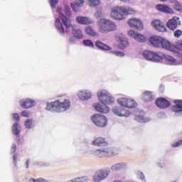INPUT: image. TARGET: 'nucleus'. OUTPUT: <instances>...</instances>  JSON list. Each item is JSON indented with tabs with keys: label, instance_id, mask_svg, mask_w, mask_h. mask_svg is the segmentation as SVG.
Here are the masks:
<instances>
[{
	"label": "nucleus",
	"instance_id": "obj_10",
	"mask_svg": "<svg viewBox=\"0 0 182 182\" xmlns=\"http://www.w3.org/2000/svg\"><path fill=\"white\" fill-rule=\"evenodd\" d=\"M109 176V171L107 169H100L95 172V175L93 176V181L94 182H99L102 181V180H105Z\"/></svg>",
	"mask_w": 182,
	"mask_h": 182
},
{
	"label": "nucleus",
	"instance_id": "obj_50",
	"mask_svg": "<svg viewBox=\"0 0 182 182\" xmlns=\"http://www.w3.org/2000/svg\"><path fill=\"white\" fill-rule=\"evenodd\" d=\"M95 16H97V18H100V16H102V11H97L95 14Z\"/></svg>",
	"mask_w": 182,
	"mask_h": 182
},
{
	"label": "nucleus",
	"instance_id": "obj_3",
	"mask_svg": "<svg viewBox=\"0 0 182 182\" xmlns=\"http://www.w3.org/2000/svg\"><path fill=\"white\" fill-rule=\"evenodd\" d=\"M60 18L62 20L63 24L60 21V19L57 18L55 19V23L56 29L58 30L59 33H60V35H63L65 32H66V33H69V32H70V28H72L75 26H72V21L65 15L60 14ZM63 25L64 26H65V28H63Z\"/></svg>",
	"mask_w": 182,
	"mask_h": 182
},
{
	"label": "nucleus",
	"instance_id": "obj_14",
	"mask_svg": "<svg viewBox=\"0 0 182 182\" xmlns=\"http://www.w3.org/2000/svg\"><path fill=\"white\" fill-rule=\"evenodd\" d=\"M130 28H134V29H138V31H141L143 29L144 26L141 19L136 18H132L128 20L127 22Z\"/></svg>",
	"mask_w": 182,
	"mask_h": 182
},
{
	"label": "nucleus",
	"instance_id": "obj_19",
	"mask_svg": "<svg viewBox=\"0 0 182 182\" xmlns=\"http://www.w3.org/2000/svg\"><path fill=\"white\" fill-rule=\"evenodd\" d=\"M163 38L159 36H152L149 37V42L155 48H160L161 46V41Z\"/></svg>",
	"mask_w": 182,
	"mask_h": 182
},
{
	"label": "nucleus",
	"instance_id": "obj_8",
	"mask_svg": "<svg viewBox=\"0 0 182 182\" xmlns=\"http://www.w3.org/2000/svg\"><path fill=\"white\" fill-rule=\"evenodd\" d=\"M116 151H117V149L109 147H107L105 149H97L94 152V156H96L97 157H107L109 156H112V154H117Z\"/></svg>",
	"mask_w": 182,
	"mask_h": 182
},
{
	"label": "nucleus",
	"instance_id": "obj_41",
	"mask_svg": "<svg viewBox=\"0 0 182 182\" xmlns=\"http://www.w3.org/2000/svg\"><path fill=\"white\" fill-rule=\"evenodd\" d=\"M65 14L67 16H70V15H72V13L70 11V7H69L68 6H65Z\"/></svg>",
	"mask_w": 182,
	"mask_h": 182
},
{
	"label": "nucleus",
	"instance_id": "obj_46",
	"mask_svg": "<svg viewBox=\"0 0 182 182\" xmlns=\"http://www.w3.org/2000/svg\"><path fill=\"white\" fill-rule=\"evenodd\" d=\"M14 119L16 122H19V114H14Z\"/></svg>",
	"mask_w": 182,
	"mask_h": 182
},
{
	"label": "nucleus",
	"instance_id": "obj_29",
	"mask_svg": "<svg viewBox=\"0 0 182 182\" xmlns=\"http://www.w3.org/2000/svg\"><path fill=\"white\" fill-rule=\"evenodd\" d=\"M78 97H80L81 100H89V99L92 97V93L87 91H80L78 93Z\"/></svg>",
	"mask_w": 182,
	"mask_h": 182
},
{
	"label": "nucleus",
	"instance_id": "obj_23",
	"mask_svg": "<svg viewBox=\"0 0 182 182\" xmlns=\"http://www.w3.org/2000/svg\"><path fill=\"white\" fill-rule=\"evenodd\" d=\"M75 21L80 25H91V23H93V21H92V19L82 16H77Z\"/></svg>",
	"mask_w": 182,
	"mask_h": 182
},
{
	"label": "nucleus",
	"instance_id": "obj_39",
	"mask_svg": "<svg viewBox=\"0 0 182 182\" xmlns=\"http://www.w3.org/2000/svg\"><path fill=\"white\" fill-rule=\"evenodd\" d=\"M112 55H115V56H118L119 58H123L124 56V53L122 51H111Z\"/></svg>",
	"mask_w": 182,
	"mask_h": 182
},
{
	"label": "nucleus",
	"instance_id": "obj_21",
	"mask_svg": "<svg viewBox=\"0 0 182 182\" xmlns=\"http://www.w3.org/2000/svg\"><path fill=\"white\" fill-rule=\"evenodd\" d=\"M173 105L171 108L173 113H178V114H182V100H173Z\"/></svg>",
	"mask_w": 182,
	"mask_h": 182
},
{
	"label": "nucleus",
	"instance_id": "obj_16",
	"mask_svg": "<svg viewBox=\"0 0 182 182\" xmlns=\"http://www.w3.org/2000/svg\"><path fill=\"white\" fill-rule=\"evenodd\" d=\"M128 36L135 39V41H137V42H140L141 43H144V42H146V37H144V36L139 33H136V31L133 30H129L128 31Z\"/></svg>",
	"mask_w": 182,
	"mask_h": 182
},
{
	"label": "nucleus",
	"instance_id": "obj_25",
	"mask_svg": "<svg viewBox=\"0 0 182 182\" xmlns=\"http://www.w3.org/2000/svg\"><path fill=\"white\" fill-rule=\"evenodd\" d=\"M124 10V18L126 19L127 18L128 15H136L137 13V11H136V9L131 7V6H123Z\"/></svg>",
	"mask_w": 182,
	"mask_h": 182
},
{
	"label": "nucleus",
	"instance_id": "obj_7",
	"mask_svg": "<svg viewBox=\"0 0 182 182\" xmlns=\"http://www.w3.org/2000/svg\"><path fill=\"white\" fill-rule=\"evenodd\" d=\"M91 120L97 127H106L107 126V118L100 114H95L92 115Z\"/></svg>",
	"mask_w": 182,
	"mask_h": 182
},
{
	"label": "nucleus",
	"instance_id": "obj_44",
	"mask_svg": "<svg viewBox=\"0 0 182 182\" xmlns=\"http://www.w3.org/2000/svg\"><path fill=\"white\" fill-rule=\"evenodd\" d=\"M21 116H23V117H29L31 116V112L26 110H24L21 112Z\"/></svg>",
	"mask_w": 182,
	"mask_h": 182
},
{
	"label": "nucleus",
	"instance_id": "obj_27",
	"mask_svg": "<svg viewBox=\"0 0 182 182\" xmlns=\"http://www.w3.org/2000/svg\"><path fill=\"white\" fill-rule=\"evenodd\" d=\"M95 46L101 50H112V47L103 43L100 41H97L95 42Z\"/></svg>",
	"mask_w": 182,
	"mask_h": 182
},
{
	"label": "nucleus",
	"instance_id": "obj_43",
	"mask_svg": "<svg viewBox=\"0 0 182 182\" xmlns=\"http://www.w3.org/2000/svg\"><path fill=\"white\" fill-rule=\"evenodd\" d=\"M173 35H174L175 38H180V36H181V35H182V31L178 29L174 31Z\"/></svg>",
	"mask_w": 182,
	"mask_h": 182
},
{
	"label": "nucleus",
	"instance_id": "obj_15",
	"mask_svg": "<svg viewBox=\"0 0 182 182\" xmlns=\"http://www.w3.org/2000/svg\"><path fill=\"white\" fill-rule=\"evenodd\" d=\"M112 112L115 116H119V117H129L130 116V112L120 107H114Z\"/></svg>",
	"mask_w": 182,
	"mask_h": 182
},
{
	"label": "nucleus",
	"instance_id": "obj_1",
	"mask_svg": "<svg viewBox=\"0 0 182 182\" xmlns=\"http://www.w3.org/2000/svg\"><path fill=\"white\" fill-rule=\"evenodd\" d=\"M97 95L99 100L104 105H101L99 103H95L93 104V107L97 110V112H99V113H109V112H110V109L109 107L106 106V105H112V103H114V98L112 97L107 90L99 91Z\"/></svg>",
	"mask_w": 182,
	"mask_h": 182
},
{
	"label": "nucleus",
	"instance_id": "obj_37",
	"mask_svg": "<svg viewBox=\"0 0 182 182\" xmlns=\"http://www.w3.org/2000/svg\"><path fill=\"white\" fill-rule=\"evenodd\" d=\"M26 129H32L33 127V121L32 119H27L25 122Z\"/></svg>",
	"mask_w": 182,
	"mask_h": 182
},
{
	"label": "nucleus",
	"instance_id": "obj_40",
	"mask_svg": "<svg viewBox=\"0 0 182 182\" xmlns=\"http://www.w3.org/2000/svg\"><path fill=\"white\" fill-rule=\"evenodd\" d=\"M167 62H169V63H171V65H174V63H176V60L174 58L170 56V55H168L166 58Z\"/></svg>",
	"mask_w": 182,
	"mask_h": 182
},
{
	"label": "nucleus",
	"instance_id": "obj_33",
	"mask_svg": "<svg viewBox=\"0 0 182 182\" xmlns=\"http://www.w3.org/2000/svg\"><path fill=\"white\" fill-rule=\"evenodd\" d=\"M82 43L85 46H87L88 48H95V44L93 43V41L91 40H84L82 41Z\"/></svg>",
	"mask_w": 182,
	"mask_h": 182
},
{
	"label": "nucleus",
	"instance_id": "obj_45",
	"mask_svg": "<svg viewBox=\"0 0 182 182\" xmlns=\"http://www.w3.org/2000/svg\"><path fill=\"white\" fill-rule=\"evenodd\" d=\"M176 52L177 50H182V41L176 43Z\"/></svg>",
	"mask_w": 182,
	"mask_h": 182
},
{
	"label": "nucleus",
	"instance_id": "obj_20",
	"mask_svg": "<svg viewBox=\"0 0 182 182\" xmlns=\"http://www.w3.org/2000/svg\"><path fill=\"white\" fill-rule=\"evenodd\" d=\"M156 9L159 12H162L163 14H174V11L168 6L165 4H157L156 6Z\"/></svg>",
	"mask_w": 182,
	"mask_h": 182
},
{
	"label": "nucleus",
	"instance_id": "obj_30",
	"mask_svg": "<svg viewBox=\"0 0 182 182\" xmlns=\"http://www.w3.org/2000/svg\"><path fill=\"white\" fill-rule=\"evenodd\" d=\"M123 168H126V164L123 163L116 164L111 166L112 171H119V170H123Z\"/></svg>",
	"mask_w": 182,
	"mask_h": 182
},
{
	"label": "nucleus",
	"instance_id": "obj_42",
	"mask_svg": "<svg viewBox=\"0 0 182 182\" xmlns=\"http://www.w3.org/2000/svg\"><path fill=\"white\" fill-rule=\"evenodd\" d=\"M58 2H59V0H50V5L51 8H56V5H58Z\"/></svg>",
	"mask_w": 182,
	"mask_h": 182
},
{
	"label": "nucleus",
	"instance_id": "obj_32",
	"mask_svg": "<svg viewBox=\"0 0 182 182\" xmlns=\"http://www.w3.org/2000/svg\"><path fill=\"white\" fill-rule=\"evenodd\" d=\"M90 2V6L91 8H96L99 6L101 4L100 0H88Z\"/></svg>",
	"mask_w": 182,
	"mask_h": 182
},
{
	"label": "nucleus",
	"instance_id": "obj_51",
	"mask_svg": "<svg viewBox=\"0 0 182 182\" xmlns=\"http://www.w3.org/2000/svg\"><path fill=\"white\" fill-rule=\"evenodd\" d=\"M73 42H75V37H70L69 38V43H73Z\"/></svg>",
	"mask_w": 182,
	"mask_h": 182
},
{
	"label": "nucleus",
	"instance_id": "obj_36",
	"mask_svg": "<svg viewBox=\"0 0 182 182\" xmlns=\"http://www.w3.org/2000/svg\"><path fill=\"white\" fill-rule=\"evenodd\" d=\"M18 126L19 125L18 124V123H15L12 127L13 134H14L15 136H18V134H19L20 133V131L18 129Z\"/></svg>",
	"mask_w": 182,
	"mask_h": 182
},
{
	"label": "nucleus",
	"instance_id": "obj_11",
	"mask_svg": "<svg viewBox=\"0 0 182 182\" xmlns=\"http://www.w3.org/2000/svg\"><path fill=\"white\" fill-rule=\"evenodd\" d=\"M151 26L155 31H157L158 32H166L167 28H166V26L164 25V23L163 21L159 20V19H154L151 22Z\"/></svg>",
	"mask_w": 182,
	"mask_h": 182
},
{
	"label": "nucleus",
	"instance_id": "obj_24",
	"mask_svg": "<svg viewBox=\"0 0 182 182\" xmlns=\"http://www.w3.org/2000/svg\"><path fill=\"white\" fill-rule=\"evenodd\" d=\"M142 100L146 102H153L154 100V95L151 91H145L141 95Z\"/></svg>",
	"mask_w": 182,
	"mask_h": 182
},
{
	"label": "nucleus",
	"instance_id": "obj_54",
	"mask_svg": "<svg viewBox=\"0 0 182 182\" xmlns=\"http://www.w3.org/2000/svg\"><path fill=\"white\" fill-rule=\"evenodd\" d=\"M29 181H30V182H37V181H36V179H35V178H30Z\"/></svg>",
	"mask_w": 182,
	"mask_h": 182
},
{
	"label": "nucleus",
	"instance_id": "obj_53",
	"mask_svg": "<svg viewBox=\"0 0 182 182\" xmlns=\"http://www.w3.org/2000/svg\"><path fill=\"white\" fill-rule=\"evenodd\" d=\"M29 159H28L26 162V168H29Z\"/></svg>",
	"mask_w": 182,
	"mask_h": 182
},
{
	"label": "nucleus",
	"instance_id": "obj_26",
	"mask_svg": "<svg viewBox=\"0 0 182 182\" xmlns=\"http://www.w3.org/2000/svg\"><path fill=\"white\" fill-rule=\"evenodd\" d=\"M72 33L74 36V38H77V39H82L83 38V34L82 33V30L80 28H77L76 26H73L72 28Z\"/></svg>",
	"mask_w": 182,
	"mask_h": 182
},
{
	"label": "nucleus",
	"instance_id": "obj_6",
	"mask_svg": "<svg viewBox=\"0 0 182 182\" xmlns=\"http://www.w3.org/2000/svg\"><path fill=\"white\" fill-rule=\"evenodd\" d=\"M110 16L115 21H123L124 19V12L123 6H116L111 9Z\"/></svg>",
	"mask_w": 182,
	"mask_h": 182
},
{
	"label": "nucleus",
	"instance_id": "obj_55",
	"mask_svg": "<svg viewBox=\"0 0 182 182\" xmlns=\"http://www.w3.org/2000/svg\"><path fill=\"white\" fill-rule=\"evenodd\" d=\"M121 2H129L130 0H119Z\"/></svg>",
	"mask_w": 182,
	"mask_h": 182
},
{
	"label": "nucleus",
	"instance_id": "obj_35",
	"mask_svg": "<svg viewBox=\"0 0 182 182\" xmlns=\"http://www.w3.org/2000/svg\"><path fill=\"white\" fill-rule=\"evenodd\" d=\"M135 114V120H136V122H139L140 123L144 122V119L142 117L141 113L140 112H136Z\"/></svg>",
	"mask_w": 182,
	"mask_h": 182
},
{
	"label": "nucleus",
	"instance_id": "obj_56",
	"mask_svg": "<svg viewBox=\"0 0 182 182\" xmlns=\"http://www.w3.org/2000/svg\"><path fill=\"white\" fill-rule=\"evenodd\" d=\"M140 176H141V179L143 180V178H144V175H143V173H141Z\"/></svg>",
	"mask_w": 182,
	"mask_h": 182
},
{
	"label": "nucleus",
	"instance_id": "obj_38",
	"mask_svg": "<svg viewBox=\"0 0 182 182\" xmlns=\"http://www.w3.org/2000/svg\"><path fill=\"white\" fill-rule=\"evenodd\" d=\"M174 9L175 11H177L178 12L182 13V5L178 1H176L174 5Z\"/></svg>",
	"mask_w": 182,
	"mask_h": 182
},
{
	"label": "nucleus",
	"instance_id": "obj_28",
	"mask_svg": "<svg viewBox=\"0 0 182 182\" xmlns=\"http://www.w3.org/2000/svg\"><path fill=\"white\" fill-rule=\"evenodd\" d=\"M80 3H77L76 1L71 3V7L73 10L75 12L79 11V9L83 6V4H85V0H79Z\"/></svg>",
	"mask_w": 182,
	"mask_h": 182
},
{
	"label": "nucleus",
	"instance_id": "obj_48",
	"mask_svg": "<svg viewBox=\"0 0 182 182\" xmlns=\"http://www.w3.org/2000/svg\"><path fill=\"white\" fill-rule=\"evenodd\" d=\"M17 159H18V156H16V154H14L13 156V160H14V163L15 166H16V160H17Z\"/></svg>",
	"mask_w": 182,
	"mask_h": 182
},
{
	"label": "nucleus",
	"instance_id": "obj_4",
	"mask_svg": "<svg viewBox=\"0 0 182 182\" xmlns=\"http://www.w3.org/2000/svg\"><path fill=\"white\" fill-rule=\"evenodd\" d=\"M99 31L102 33H105L106 32H113L117 29V26L116 24L109 20V19H102L99 22Z\"/></svg>",
	"mask_w": 182,
	"mask_h": 182
},
{
	"label": "nucleus",
	"instance_id": "obj_22",
	"mask_svg": "<svg viewBox=\"0 0 182 182\" xmlns=\"http://www.w3.org/2000/svg\"><path fill=\"white\" fill-rule=\"evenodd\" d=\"M93 146H97V147H107L109 146V143L106 141V139L99 136L97 137L92 142Z\"/></svg>",
	"mask_w": 182,
	"mask_h": 182
},
{
	"label": "nucleus",
	"instance_id": "obj_52",
	"mask_svg": "<svg viewBox=\"0 0 182 182\" xmlns=\"http://www.w3.org/2000/svg\"><path fill=\"white\" fill-rule=\"evenodd\" d=\"M37 182H45V179L43 178H37L36 179Z\"/></svg>",
	"mask_w": 182,
	"mask_h": 182
},
{
	"label": "nucleus",
	"instance_id": "obj_49",
	"mask_svg": "<svg viewBox=\"0 0 182 182\" xmlns=\"http://www.w3.org/2000/svg\"><path fill=\"white\" fill-rule=\"evenodd\" d=\"M57 12L59 13V16L60 14L63 15V14H62V8H60V7L57 8Z\"/></svg>",
	"mask_w": 182,
	"mask_h": 182
},
{
	"label": "nucleus",
	"instance_id": "obj_17",
	"mask_svg": "<svg viewBox=\"0 0 182 182\" xmlns=\"http://www.w3.org/2000/svg\"><path fill=\"white\" fill-rule=\"evenodd\" d=\"M36 105L35 100L30 98H25L20 101V106L23 109H31V107H33Z\"/></svg>",
	"mask_w": 182,
	"mask_h": 182
},
{
	"label": "nucleus",
	"instance_id": "obj_9",
	"mask_svg": "<svg viewBox=\"0 0 182 182\" xmlns=\"http://www.w3.org/2000/svg\"><path fill=\"white\" fill-rule=\"evenodd\" d=\"M117 102L120 106L127 107L128 109H134V107L137 106L136 101L130 98L121 97L117 100Z\"/></svg>",
	"mask_w": 182,
	"mask_h": 182
},
{
	"label": "nucleus",
	"instance_id": "obj_57",
	"mask_svg": "<svg viewBox=\"0 0 182 182\" xmlns=\"http://www.w3.org/2000/svg\"><path fill=\"white\" fill-rule=\"evenodd\" d=\"M161 2H166L168 0H159Z\"/></svg>",
	"mask_w": 182,
	"mask_h": 182
},
{
	"label": "nucleus",
	"instance_id": "obj_47",
	"mask_svg": "<svg viewBox=\"0 0 182 182\" xmlns=\"http://www.w3.org/2000/svg\"><path fill=\"white\" fill-rule=\"evenodd\" d=\"M11 151H12V153H15L16 151V144L12 145Z\"/></svg>",
	"mask_w": 182,
	"mask_h": 182
},
{
	"label": "nucleus",
	"instance_id": "obj_13",
	"mask_svg": "<svg viewBox=\"0 0 182 182\" xmlns=\"http://www.w3.org/2000/svg\"><path fill=\"white\" fill-rule=\"evenodd\" d=\"M180 25H181V21H180V18L177 16H173L166 23L167 28L171 31H176V28H178Z\"/></svg>",
	"mask_w": 182,
	"mask_h": 182
},
{
	"label": "nucleus",
	"instance_id": "obj_34",
	"mask_svg": "<svg viewBox=\"0 0 182 182\" xmlns=\"http://www.w3.org/2000/svg\"><path fill=\"white\" fill-rule=\"evenodd\" d=\"M129 46V41L127 40H121L119 43V49H126Z\"/></svg>",
	"mask_w": 182,
	"mask_h": 182
},
{
	"label": "nucleus",
	"instance_id": "obj_2",
	"mask_svg": "<svg viewBox=\"0 0 182 182\" xmlns=\"http://www.w3.org/2000/svg\"><path fill=\"white\" fill-rule=\"evenodd\" d=\"M70 109V101L68 99L60 98L52 102L47 103L46 110L62 113Z\"/></svg>",
	"mask_w": 182,
	"mask_h": 182
},
{
	"label": "nucleus",
	"instance_id": "obj_5",
	"mask_svg": "<svg viewBox=\"0 0 182 182\" xmlns=\"http://www.w3.org/2000/svg\"><path fill=\"white\" fill-rule=\"evenodd\" d=\"M142 56H144V59L146 60L156 63H161L163 62V59L166 58V55L162 53H154L151 50H145Z\"/></svg>",
	"mask_w": 182,
	"mask_h": 182
},
{
	"label": "nucleus",
	"instance_id": "obj_18",
	"mask_svg": "<svg viewBox=\"0 0 182 182\" xmlns=\"http://www.w3.org/2000/svg\"><path fill=\"white\" fill-rule=\"evenodd\" d=\"M156 105L159 109H168L171 106V104L168 100L164 97H159L156 100Z\"/></svg>",
	"mask_w": 182,
	"mask_h": 182
},
{
	"label": "nucleus",
	"instance_id": "obj_31",
	"mask_svg": "<svg viewBox=\"0 0 182 182\" xmlns=\"http://www.w3.org/2000/svg\"><path fill=\"white\" fill-rule=\"evenodd\" d=\"M85 32L87 35H89V36H98L99 34L93 28L92 26H88L85 28Z\"/></svg>",
	"mask_w": 182,
	"mask_h": 182
},
{
	"label": "nucleus",
	"instance_id": "obj_12",
	"mask_svg": "<svg viewBox=\"0 0 182 182\" xmlns=\"http://www.w3.org/2000/svg\"><path fill=\"white\" fill-rule=\"evenodd\" d=\"M160 48H162V49H165L166 50H169V52H173V53H176V52H177V47L176 46V45L171 43L170 41L163 38L161 41Z\"/></svg>",
	"mask_w": 182,
	"mask_h": 182
}]
</instances>
